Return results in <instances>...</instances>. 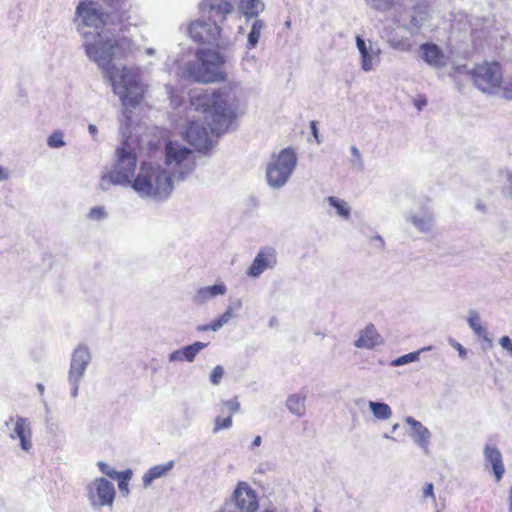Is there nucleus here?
<instances>
[{
	"label": "nucleus",
	"mask_w": 512,
	"mask_h": 512,
	"mask_svg": "<svg viewBox=\"0 0 512 512\" xmlns=\"http://www.w3.org/2000/svg\"><path fill=\"white\" fill-rule=\"evenodd\" d=\"M237 84L218 90L195 89L190 95V109L203 115L190 120L185 130L186 140L199 151L213 147L215 139L226 132L235 119Z\"/></svg>",
	"instance_id": "obj_2"
},
{
	"label": "nucleus",
	"mask_w": 512,
	"mask_h": 512,
	"mask_svg": "<svg viewBox=\"0 0 512 512\" xmlns=\"http://www.w3.org/2000/svg\"><path fill=\"white\" fill-rule=\"evenodd\" d=\"M366 5L380 13L394 11L400 13L403 7L401 0H364Z\"/></svg>",
	"instance_id": "obj_25"
},
{
	"label": "nucleus",
	"mask_w": 512,
	"mask_h": 512,
	"mask_svg": "<svg viewBox=\"0 0 512 512\" xmlns=\"http://www.w3.org/2000/svg\"><path fill=\"white\" fill-rule=\"evenodd\" d=\"M398 428H399V424H398V423L394 424V425L392 426V432L397 431V429H398Z\"/></svg>",
	"instance_id": "obj_58"
},
{
	"label": "nucleus",
	"mask_w": 512,
	"mask_h": 512,
	"mask_svg": "<svg viewBox=\"0 0 512 512\" xmlns=\"http://www.w3.org/2000/svg\"><path fill=\"white\" fill-rule=\"evenodd\" d=\"M469 326L474 330L477 335H480V319L478 317V313L473 311L470 313L468 318Z\"/></svg>",
	"instance_id": "obj_43"
},
{
	"label": "nucleus",
	"mask_w": 512,
	"mask_h": 512,
	"mask_svg": "<svg viewBox=\"0 0 512 512\" xmlns=\"http://www.w3.org/2000/svg\"><path fill=\"white\" fill-rule=\"evenodd\" d=\"M196 330H197L198 332H206V331H208V330H211V328H210V324L198 325V326L196 327Z\"/></svg>",
	"instance_id": "obj_52"
},
{
	"label": "nucleus",
	"mask_w": 512,
	"mask_h": 512,
	"mask_svg": "<svg viewBox=\"0 0 512 512\" xmlns=\"http://www.w3.org/2000/svg\"><path fill=\"white\" fill-rule=\"evenodd\" d=\"M47 145L50 148H61L65 146L64 141V135L61 131H55L53 132L48 138H47Z\"/></svg>",
	"instance_id": "obj_37"
},
{
	"label": "nucleus",
	"mask_w": 512,
	"mask_h": 512,
	"mask_svg": "<svg viewBox=\"0 0 512 512\" xmlns=\"http://www.w3.org/2000/svg\"><path fill=\"white\" fill-rule=\"evenodd\" d=\"M432 349L431 346L423 347L417 351L410 352L408 354L402 355L391 361L390 365L393 367H399L406 365L408 363H412L419 360L420 354L425 351H430Z\"/></svg>",
	"instance_id": "obj_32"
},
{
	"label": "nucleus",
	"mask_w": 512,
	"mask_h": 512,
	"mask_svg": "<svg viewBox=\"0 0 512 512\" xmlns=\"http://www.w3.org/2000/svg\"><path fill=\"white\" fill-rule=\"evenodd\" d=\"M297 164V157L292 149L285 148L267 165L266 180L273 189L282 188L291 177Z\"/></svg>",
	"instance_id": "obj_6"
},
{
	"label": "nucleus",
	"mask_w": 512,
	"mask_h": 512,
	"mask_svg": "<svg viewBox=\"0 0 512 512\" xmlns=\"http://www.w3.org/2000/svg\"><path fill=\"white\" fill-rule=\"evenodd\" d=\"M325 201L329 204V206L336 210V214L338 216L346 220L349 219L351 209L344 200L335 196H329L325 199Z\"/></svg>",
	"instance_id": "obj_30"
},
{
	"label": "nucleus",
	"mask_w": 512,
	"mask_h": 512,
	"mask_svg": "<svg viewBox=\"0 0 512 512\" xmlns=\"http://www.w3.org/2000/svg\"><path fill=\"white\" fill-rule=\"evenodd\" d=\"M76 16L77 29L83 37L87 57L104 70L114 93L125 107L137 106L144 92L138 71L111 64L112 60L127 54L129 41L115 37L108 28L109 16H104L99 4L93 0H80Z\"/></svg>",
	"instance_id": "obj_1"
},
{
	"label": "nucleus",
	"mask_w": 512,
	"mask_h": 512,
	"mask_svg": "<svg viewBox=\"0 0 512 512\" xmlns=\"http://www.w3.org/2000/svg\"><path fill=\"white\" fill-rule=\"evenodd\" d=\"M106 216H107V213H106L104 207H101V206L93 207L92 209H90V211L88 213V218L91 220H96V221L103 220L106 218Z\"/></svg>",
	"instance_id": "obj_41"
},
{
	"label": "nucleus",
	"mask_w": 512,
	"mask_h": 512,
	"mask_svg": "<svg viewBox=\"0 0 512 512\" xmlns=\"http://www.w3.org/2000/svg\"><path fill=\"white\" fill-rule=\"evenodd\" d=\"M233 499L242 512H256L259 507L256 492L245 482L238 483Z\"/></svg>",
	"instance_id": "obj_15"
},
{
	"label": "nucleus",
	"mask_w": 512,
	"mask_h": 512,
	"mask_svg": "<svg viewBox=\"0 0 512 512\" xmlns=\"http://www.w3.org/2000/svg\"><path fill=\"white\" fill-rule=\"evenodd\" d=\"M90 361L91 353L88 347L85 345L77 346L71 355L68 378L82 380Z\"/></svg>",
	"instance_id": "obj_14"
},
{
	"label": "nucleus",
	"mask_w": 512,
	"mask_h": 512,
	"mask_svg": "<svg viewBox=\"0 0 512 512\" xmlns=\"http://www.w3.org/2000/svg\"><path fill=\"white\" fill-rule=\"evenodd\" d=\"M419 57L430 67L443 68L447 58L440 47L434 43H423L419 46Z\"/></svg>",
	"instance_id": "obj_17"
},
{
	"label": "nucleus",
	"mask_w": 512,
	"mask_h": 512,
	"mask_svg": "<svg viewBox=\"0 0 512 512\" xmlns=\"http://www.w3.org/2000/svg\"><path fill=\"white\" fill-rule=\"evenodd\" d=\"M261 443H262V438H261V436H259V435H258V436H256V437L254 438L253 442H252V448L260 446V445H261Z\"/></svg>",
	"instance_id": "obj_54"
},
{
	"label": "nucleus",
	"mask_w": 512,
	"mask_h": 512,
	"mask_svg": "<svg viewBox=\"0 0 512 512\" xmlns=\"http://www.w3.org/2000/svg\"><path fill=\"white\" fill-rule=\"evenodd\" d=\"M421 106H422V103H419V105H418L419 110L421 109Z\"/></svg>",
	"instance_id": "obj_63"
},
{
	"label": "nucleus",
	"mask_w": 512,
	"mask_h": 512,
	"mask_svg": "<svg viewBox=\"0 0 512 512\" xmlns=\"http://www.w3.org/2000/svg\"><path fill=\"white\" fill-rule=\"evenodd\" d=\"M223 375H224L223 367L220 365L215 366L210 374L211 383L213 385H218L221 382Z\"/></svg>",
	"instance_id": "obj_42"
},
{
	"label": "nucleus",
	"mask_w": 512,
	"mask_h": 512,
	"mask_svg": "<svg viewBox=\"0 0 512 512\" xmlns=\"http://www.w3.org/2000/svg\"><path fill=\"white\" fill-rule=\"evenodd\" d=\"M386 41L390 48L400 52H408L412 48L410 37L399 35L396 31L388 32Z\"/></svg>",
	"instance_id": "obj_26"
},
{
	"label": "nucleus",
	"mask_w": 512,
	"mask_h": 512,
	"mask_svg": "<svg viewBox=\"0 0 512 512\" xmlns=\"http://www.w3.org/2000/svg\"><path fill=\"white\" fill-rule=\"evenodd\" d=\"M484 453L486 471L492 474L496 483H500L505 473V466L501 451L495 447L486 446Z\"/></svg>",
	"instance_id": "obj_16"
},
{
	"label": "nucleus",
	"mask_w": 512,
	"mask_h": 512,
	"mask_svg": "<svg viewBox=\"0 0 512 512\" xmlns=\"http://www.w3.org/2000/svg\"><path fill=\"white\" fill-rule=\"evenodd\" d=\"M305 400L306 394L296 393L291 394L286 399V407L287 409L297 417H301L305 414Z\"/></svg>",
	"instance_id": "obj_27"
},
{
	"label": "nucleus",
	"mask_w": 512,
	"mask_h": 512,
	"mask_svg": "<svg viewBox=\"0 0 512 512\" xmlns=\"http://www.w3.org/2000/svg\"><path fill=\"white\" fill-rule=\"evenodd\" d=\"M42 403L44 404L45 408L48 410V404L44 399H42Z\"/></svg>",
	"instance_id": "obj_61"
},
{
	"label": "nucleus",
	"mask_w": 512,
	"mask_h": 512,
	"mask_svg": "<svg viewBox=\"0 0 512 512\" xmlns=\"http://www.w3.org/2000/svg\"><path fill=\"white\" fill-rule=\"evenodd\" d=\"M234 317L232 307L229 306L225 312L210 323L211 331H218Z\"/></svg>",
	"instance_id": "obj_34"
},
{
	"label": "nucleus",
	"mask_w": 512,
	"mask_h": 512,
	"mask_svg": "<svg viewBox=\"0 0 512 512\" xmlns=\"http://www.w3.org/2000/svg\"><path fill=\"white\" fill-rule=\"evenodd\" d=\"M68 382L71 386V396L73 398H76L78 396V393H79V386H80V383H81V380L79 379H74V378H68Z\"/></svg>",
	"instance_id": "obj_45"
},
{
	"label": "nucleus",
	"mask_w": 512,
	"mask_h": 512,
	"mask_svg": "<svg viewBox=\"0 0 512 512\" xmlns=\"http://www.w3.org/2000/svg\"><path fill=\"white\" fill-rule=\"evenodd\" d=\"M351 165L353 169L362 172L364 170V162L359 149L356 146L351 147Z\"/></svg>",
	"instance_id": "obj_36"
},
{
	"label": "nucleus",
	"mask_w": 512,
	"mask_h": 512,
	"mask_svg": "<svg viewBox=\"0 0 512 512\" xmlns=\"http://www.w3.org/2000/svg\"><path fill=\"white\" fill-rule=\"evenodd\" d=\"M379 340L380 335L376 328L374 325L369 324L360 332V336L355 341L354 345L357 348L372 349L379 343Z\"/></svg>",
	"instance_id": "obj_22"
},
{
	"label": "nucleus",
	"mask_w": 512,
	"mask_h": 512,
	"mask_svg": "<svg viewBox=\"0 0 512 512\" xmlns=\"http://www.w3.org/2000/svg\"><path fill=\"white\" fill-rule=\"evenodd\" d=\"M223 64L224 58L219 52L201 49L196 54V60L186 64L183 77L202 83L222 81L225 78Z\"/></svg>",
	"instance_id": "obj_4"
},
{
	"label": "nucleus",
	"mask_w": 512,
	"mask_h": 512,
	"mask_svg": "<svg viewBox=\"0 0 512 512\" xmlns=\"http://www.w3.org/2000/svg\"><path fill=\"white\" fill-rule=\"evenodd\" d=\"M137 156L135 152L124 143L116 149V162L113 168L105 173L100 181L102 190H107L109 185L128 187L136 176Z\"/></svg>",
	"instance_id": "obj_5"
},
{
	"label": "nucleus",
	"mask_w": 512,
	"mask_h": 512,
	"mask_svg": "<svg viewBox=\"0 0 512 512\" xmlns=\"http://www.w3.org/2000/svg\"><path fill=\"white\" fill-rule=\"evenodd\" d=\"M265 23L261 19H255L251 25V30L247 37V48L253 49L257 46Z\"/></svg>",
	"instance_id": "obj_28"
},
{
	"label": "nucleus",
	"mask_w": 512,
	"mask_h": 512,
	"mask_svg": "<svg viewBox=\"0 0 512 512\" xmlns=\"http://www.w3.org/2000/svg\"><path fill=\"white\" fill-rule=\"evenodd\" d=\"M448 343L450 344V346H452L458 351L459 357H461L462 359L466 358L467 350L458 341H456L453 338H449Z\"/></svg>",
	"instance_id": "obj_44"
},
{
	"label": "nucleus",
	"mask_w": 512,
	"mask_h": 512,
	"mask_svg": "<svg viewBox=\"0 0 512 512\" xmlns=\"http://www.w3.org/2000/svg\"><path fill=\"white\" fill-rule=\"evenodd\" d=\"M88 131H89V133H90L93 137H95V136H96V134H97V132H98V129H97V127H96L94 124H89V125H88Z\"/></svg>",
	"instance_id": "obj_51"
},
{
	"label": "nucleus",
	"mask_w": 512,
	"mask_h": 512,
	"mask_svg": "<svg viewBox=\"0 0 512 512\" xmlns=\"http://www.w3.org/2000/svg\"><path fill=\"white\" fill-rule=\"evenodd\" d=\"M466 77L474 84V86L476 88H480V85H479L480 75L477 73L476 69H473L472 71L468 72Z\"/></svg>",
	"instance_id": "obj_47"
},
{
	"label": "nucleus",
	"mask_w": 512,
	"mask_h": 512,
	"mask_svg": "<svg viewBox=\"0 0 512 512\" xmlns=\"http://www.w3.org/2000/svg\"><path fill=\"white\" fill-rule=\"evenodd\" d=\"M372 243L378 249H383L385 245L383 238L379 235L372 238Z\"/></svg>",
	"instance_id": "obj_50"
},
{
	"label": "nucleus",
	"mask_w": 512,
	"mask_h": 512,
	"mask_svg": "<svg viewBox=\"0 0 512 512\" xmlns=\"http://www.w3.org/2000/svg\"><path fill=\"white\" fill-rule=\"evenodd\" d=\"M278 264V255L274 247H261L246 274L251 278L260 277L265 271L273 270Z\"/></svg>",
	"instance_id": "obj_10"
},
{
	"label": "nucleus",
	"mask_w": 512,
	"mask_h": 512,
	"mask_svg": "<svg viewBox=\"0 0 512 512\" xmlns=\"http://www.w3.org/2000/svg\"><path fill=\"white\" fill-rule=\"evenodd\" d=\"M188 32L190 37L197 43L213 44L218 40L221 28L210 20H196L191 22Z\"/></svg>",
	"instance_id": "obj_11"
},
{
	"label": "nucleus",
	"mask_w": 512,
	"mask_h": 512,
	"mask_svg": "<svg viewBox=\"0 0 512 512\" xmlns=\"http://www.w3.org/2000/svg\"><path fill=\"white\" fill-rule=\"evenodd\" d=\"M146 53L149 55H152V54H154V50L152 48H149L146 50Z\"/></svg>",
	"instance_id": "obj_59"
},
{
	"label": "nucleus",
	"mask_w": 512,
	"mask_h": 512,
	"mask_svg": "<svg viewBox=\"0 0 512 512\" xmlns=\"http://www.w3.org/2000/svg\"><path fill=\"white\" fill-rule=\"evenodd\" d=\"M242 307V300L241 299H237L235 302H234V308L236 309H240Z\"/></svg>",
	"instance_id": "obj_57"
},
{
	"label": "nucleus",
	"mask_w": 512,
	"mask_h": 512,
	"mask_svg": "<svg viewBox=\"0 0 512 512\" xmlns=\"http://www.w3.org/2000/svg\"><path fill=\"white\" fill-rule=\"evenodd\" d=\"M356 47L360 54V66L364 72H371L380 63V48L372 41H365L362 37L356 36Z\"/></svg>",
	"instance_id": "obj_12"
},
{
	"label": "nucleus",
	"mask_w": 512,
	"mask_h": 512,
	"mask_svg": "<svg viewBox=\"0 0 512 512\" xmlns=\"http://www.w3.org/2000/svg\"><path fill=\"white\" fill-rule=\"evenodd\" d=\"M499 343L501 347L512 356V338L509 336H503L500 338Z\"/></svg>",
	"instance_id": "obj_46"
},
{
	"label": "nucleus",
	"mask_w": 512,
	"mask_h": 512,
	"mask_svg": "<svg viewBox=\"0 0 512 512\" xmlns=\"http://www.w3.org/2000/svg\"><path fill=\"white\" fill-rule=\"evenodd\" d=\"M405 421L411 427V437L413 441L424 451H427L431 438L430 431L421 422L411 416L406 417Z\"/></svg>",
	"instance_id": "obj_19"
},
{
	"label": "nucleus",
	"mask_w": 512,
	"mask_h": 512,
	"mask_svg": "<svg viewBox=\"0 0 512 512\" xmlns=\"http://www.w3.org/2000/svg\"><path fill=\"white\" fill-rule=\"evenodd\" d=\"M220 409H219V412L221 414L225 413L224 411V408H227L228 410V416H233V414H235L236 412L239 411L240 409V403L239 401L237 400V398H234V399H231V400H227V401H222L220 403Z\"/></svg>",
	"instance_id": "obj_35"
},
{
	"label": "nucleus",
	"mask_w": 512,
	"mask_h": 512,
	"mask_svg": "<svg viewBox=\"0 0 512 512\" xmlns=\"http://www.w3.org/2000/svg\"><path fill=\"white\" fill-rule=\"evenodd\" d=\"M132 470L127 469L125 471L120 472L119 476L116 477L114 480H117L118 482V488L120 492L123 494V496H127L129 494V481L132 478Z\"/></svg>",
	"instance_id": "obj_33"
},
{
	"label": "nucleus",
	"mask_w": 512,
	"mask_h": 512,
	"mask_svg": "<svg viewBox=\"0 0 512 512\" xmlns=\"http://www.w3.org/2000/svg\"><path fill=\"white\" fill-rule=\"evenodd\" d=\"M97 466H98L99 470L101 471V473H103L104 475L108 476L112 480H114L120 474V472L116 471L114 468H112L106 462L99 461L97 463Z\"/></svg>",
	"instance_id": "obj_39"
},
{
	"label": "nucleus",
	"mask_w": 512,
	"mask_h": 512,
	"mask_svg": "<svg viewBox=\"0 0 512 512\" xmlns=\"http://www.w3.org/2000/svg\"><path fill=\"white\" fill-rule=\"evenodd\" d=\"M243 69L247 72L257 70V59L254 55H246L242 60Z\"/></svg>",
	"instance_id": "obj_40"
},
{
	"label": "nucleus",
	"mask_w": 512,
	"mask_h": 512,
	"mask_svg": "<svg viewBox=\"0 0 512 512\" xmlns=\"http://www.w3.org/2000/svg\"><path fill=\"white\" fill-rule=\"evenodd\" d=\"M421 106H422V103H419V105H418L419 110L421 109Z\"/></svg>",
	"instance_id": "obj_64"
},
{
	"label": "nucleus",
	"mask_w": 512,
	"mask_h": 512,
	"mask_svg": "<svg viewBox=\"0 0 512 512\" xmlns=\"http://www.w3.org/2000/svg\"><path fill=\"white\" fill-rule=\"evenodd\" d=\"M405 219L420 233L432 232L435 224V216L433 212L428 209L420 212L410 211L406 214Z\"/></svg>",
	"instance_id": "obj_18"
},
{
	"label": "nucleus",
	"mask_w": 512,
	"mask_h": 512,
	"mask_svg": "<svg viewBox=\"0 0 512 512\" xmlns=\"http://www.w3.org/2000/svg\"><path fill=\"white\" fill-rule=\"evenodd\" d=\"M200 10L208 15V20L219 25L234 12V6L228 0H203L200 3Z\"/></svg>",
	"instance_id": "obj_13"
},
{
	"label": "nucleus",
	"mask_w": 512,
	"mask_h": 512,
	"mask_svg": "<svg viewBox=\"0 0 512 512\" xmlns=\"http://www.w3.org/2000/svg\"><path fill=\"white\" fill-rule=\"evenodd\" d=\"M164 162L141 163L130 187L142 199L162 202L169 198L175 182L184 180L196 167L191 149L179 142L165 144Z\"/></svg>",
	"instance_id": "obj_3"
},
{
	"label": "nucleus",
	"mask_w": 512,
	"mask_h": 512,
	"mask_svg": "<svg viewBox=\"0 0 512 512\" xmlns=\"http://www.w3.org/2000/svg\"><path fill=\"white\" fill-rule=\"evenodd\" d=\"M384 438L386 439H392V440H395L392 436H390L389 434H384L383 436Z\"/></svg>",
	"instance_id": "obj_60"
},
{
	"label": "nucleus",
	"mask_w": 512,
	"mask_h": 512,
	"mask_svg": "<svg viewBox=\"0 0 512 512\" xmlns=\"http://www.w3.org/2000/svg\"><path fill=\"white\" fill-rule=\"evenodd\" d=\"M368 406L373 416L378 420H388L392 416L390 406L384 402L369 401Z\"/></svg>",
	"instance_id": "obj_29"
},
{
	"label": "nucleus",
	"mask_w": 512,
	"mask_h": 512,
	"mask_svg": "<svg viewBox=\"0 0 512 512\" xmlns=\"http://www.w3.org/2000/svg\"><path fill=\"white\" fill-rule=\"evenodd\" d=\"M10 177V172L8 168L0 165V182L7 181Z\"/></svg>",
	"instance_id": "obj_49"
},
{
	"label": "nucleus",
	"mask_w": 512,
	"mask_h": 512,
	"mask_svg": "<svg viewBox=\"0 0 512 512\" xmlns=\"http://www.w3.org/2000/svg\"><path fill=\"white\" fill-rule=\"evenodd\" d=\"M509 512H512V486H511V489H510V492H509Z\"/></svg>",
	"instance_id": "obj_56"
},
{
	"label": "nucleus",
	"mask_w": 512,
	"mask_h": 512,
	"mask_svg": "<svg viewBox=\"0 0 512 512\" xmlns=\"http://www.w3.org/2000/svg\"><path fill=\"white\" fill-rule=\"evenodd\" d=\"M174 464V461H169L151 467L142 477L143 486L147 488L154 480L165 476L174 467Z\"/></svg>",
	"instance_id": "obj_24"
},
{
	"label": "nucleus",
	"mask_w": 512,
	"mask_h": 512,
	"mask_svg": "<svg viewBox=\"0 0 512 512\" xmlns=\"http://www.w3.org/2000/svg\"><path fill=\"white\" fill-rule=\"evenodd\" d=\"M313 512H322V511L319 510L318 508H315Z\"/></svg>",
	"instance_id": "obj_62"
},
{
	"label": "nucleus",
	"mask_w": 512,
	"mask_h": 512,
	"mask_svg": "<svg viewBox=\"0 0 512 512\" xmlns=\"http://www.w3.org/2000/svg\"><path fill=\"white\" fill-rule=\"evenodd\" d=\"M504 91L507 98H512V79L504 86V73L499 62H485L482 65V92L497 93Z\"/></svg>",
	"instance_id": "obj_8"
},
{
	"label": "nucleus",
	"mask_w": 512,
	"mask_h": 512,
	"mask_svg": "<svg viewBox=\"0 0 512 512\" xmlns=\"http://www.w3.org/2000/svg\"><path fill=\"white\" fill-rule=\"evenodd\" d=\"M226 292L227 286L225 283H216L212 286H206L198 289L193 297V301L194 303L201 305L217 296L224 295Z\"/></svg>",
	"instance_id": "obj_21"
},
{
	"label": "nucleus",
	"mask_w": 512,
	"mask_h": 512,
	"mask_svg": "<svg viewBox=\"0 0 512 512\" xmlns=\"http://www.w3.org/2000/svg\"><path fill=\"white\" fill-rule=\"evenodd\" d=\"M311 130H312V134L316 138L317 142H320L319 139H318V130H317L315 122L311 123Z\"/></svg>",
	"instance_id": "obj_53"
},
{
	"label": "nucleus",
	"mask_w": 512,
	"mask_h": 512,
	"mask_svg": "<svg viewBox=\"0 0 512 512\" xmlns=\"http://www.w3.org/2000/svg\"><path fill=\"white\" fill-rule=\"evenodd\" d=\"M236 2L239 12L246 20L257 17L265 9V4L261 0H236Z\"/></svg>",
	"instance_id": "obj_23"
},
{
	"label": "nucleus",
	"mask_w": 512,
	"mask_h": 512,
	"mask_svg": "<svg viewBox=\"0 0 512 512\" xmlns=\"http://www.w3.org/2000/svg\"><path fill=\"white\" fill-rule=\"evenodd\" d=\"M427 21L428 13L425 10L414 7L410 22L406 25V28L412 32L414 29L418 30L423 27Z\"/></svg>",
	"instance_id": "obj_31"
},
{
	"label": "nucleus",
	"mask_w": 512,
	"mask_h": 512,
	"mask_svg": "<svg viewBox=\"0 0 512 512\" xmlns=\"http://www.w3.org/2000/svg\"><path fill=\"white\" fill-rule=\"evenodd\" d=\"M423 497L424 498H434V486L432 483H426L423 489Z\"/></svg>",
	"instance_id": "obj_48"
},
{
	"label": "nucleus",
	"mask_w": 512,
	"mask_h": 512,
	"mask_svg": "<svg viewBox=\"0 0 512 512\" xmlns=\"http://www.w3.org/2000/svg\"><path fill=\"white\" fill-rule=\"evenodd\" d=\"M232 426V418L231 416H227L226 418H222L221 416H217L215 418V426L213 428V432L217 433L222 429H229Z\"/></svg>",
	"instance_id": "obj_38"
},
{
	"label": "nucleus",
	"mask_w": 512,
	"mask_h": 512,
	"mask_svg": "<svg viewBox=\"0 0 512 512\" xmlns=\"http://www.w3.org/2000/svg\"><path fill=\"white\" fill-rule=\"evenodd\" d=\"M4 426L10 429L9 438L13 441L18 440L20 448L30 453L33 448L30 420L22 416H11L5 421Z\"/></svg>",
	"instance_id": "obj_9"
},
{
	"label": "nucleus",
	"mask_w": 512,
	"mask_h": 512,
	"mask_svg": "<svg viewBox=\"0 0 512 512\" xmlns=\"http://www.w3.org/2000/svg\"><path fill=\"white\" fill-rule=\"evenodd\" d=\"M207 343H203L200 341L194 342L191 345H187L181 349L175 350L168 355V360L170 362H193L197 356V354L207 347Z\"/></svg>",
	"instance_id": "obj_20"
},
{
	"label": "nucleus",
	"mask_w": 512,
	"mask_h": 512,
	"mask_svg": "<svg viewBox=\"0 0 512 512\" xmlns=\"http://www.w3.org/2000/svg\"><path fill=\"white\" fill-rule=\"evenodd\" d=\"M86 496L93 509L112 507L116 497L114 484L104 477L95 478L85 487Z\"/></svg>",
	"instance_id": "obj_7"
},
{
	"label": "nucleus",
	"mask_w": 512,
	"mask_h": 512,
	"mask_svg": "<svg viewBox=\"0 0 512 512\" xmlns=\"http://www.w3.org/2000/svg\"><path fill=\"white\" fill-rule=\"evenodd\" d=\"M37 390L39 391V394H40L41 396H43L44 391H45V387H44V385H43V384H41V383H38V384H37Z\"/></svg>",
	"instance_id": "obj_55"
}]
</instances>
